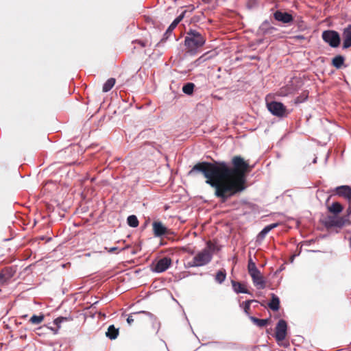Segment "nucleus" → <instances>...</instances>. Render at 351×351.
<instances>
[{
  "instance_id": "obj_11",
  "label": "nucleus",
  "mask_w": 351,
  "mask_h": 351,
  "mask_svg": "<svg viewBox=\"0 0 351 351\" xmlns=\"http://www.w3.org/2000/svg\"><path fill=\"white\" fill-rule=\"evenodd\" d=\"M154 234L156 237H162L168 234L169 230L163 225L161 221H155L152 223Z\"/></svg>"
},
{
  "instance_id": "obj_3",
  "label": "nucleus",
  "mask_w": 351,
  "mask_h": 351,
  "mask_svg": "<svg viewBox=\"0 0 351 351\" xmlns=\"http://www.w3.org/2000/svg\"><path fill=\"white\" fill-rule=\"evenodd\" d=\"M206 42V38L198 32L190 29L184 38V45L188 53L194 55L197 49L202 47Z\"/></svg>"
},
{
  "instance_id": "obj_25",
  "label": "nucleus",
  "mask_w": 351,
  "mask_h": 351,
  "mask_svg": "<svg viewBox=\"0 0 351 351\" xmlns=\"http://www.w3.org/2000/svg\"><path fill=\"white\" fill-rule=\"evenodd\" d=\"M45 316L43 314L40 315H32L29 322L33 325H38L43 322Z\"/></svg>"
},
{
  "instance_id": "obj_26",
  "label": "nucleus",
  "mask_w": 351,
  "mask_h": 351,
  "mask_svg": "<svg viewBox=\"0 0 351 351\" xmlns=\"http://www.w3.org/2000/svg\"><path fill=\"white\" fill-rule=\"evenodd\" d=\"M328 210L332 213L338 214L342 211L343 207L339 202H334L328 208Z\"/></svg>"
},
{
  "instance_id": "obj_29",
  "label": "nucleus",
  "mask_w": 351,
  "mask_h": 351,
  "mask_svg": "<svg viewBox=\"0 0 351 351\" xmlns=\"http://www.w3.org/2000/svg\"><path fill=\"white\" fill-rule=\"evenodd\" d=\"M291 93V88L289 87H282L280 88L276 95L280 97H285Z\"/></svg>"
},
{
  "instance_id": "obj_17",
  "label": "nucleus",
  "mask_w": 351,
  "mask_h": 351,
  "mask_svg": "<svg viewBox=\"0 0 351 351\" xmlns=\"http://www.w3.org/2000/svg\"><path fill=\"white\" fill-rule=\"evenodd\" d=\"M232 288L237 293H250L244 284L234 280L231 281Z\"/></svg>"
},
{
  "instance_id": "obj_6",
  "label": "nucleus",
  "mask_w": 351,
  "mask_h": 351,
  "mask_svg": "<svg viewBox=\"0 0 351 351\" xmlns=\"http://www.w3.org/2000/svg\"><path fill=\"white\" fill-rule=\"evenodd\" d=\"M322 39L332 47H337L341 41L339 33L334 30L323 32Z\"/></svg>"
},
{
  "instance_id": "obj_28",
  "label": "nucleus",
  "mask_w": 351,
  "mask_h": 351,
  "mask_svg": "<svg viewBox=\"0 0 351 351\" xmlns=\"http://www.w3.org/2000/svg\"><path fill=\"white\" fill-rule=\"evenodd\" d=\"M128 223L130 227L136 228L138 226V220L135 215H130L127 219Z\"/></svg>"
},
{
  "instance_id": "obj_35",
  "label": "nucleus",
  "mask_w": 351,
  "mask_h": 351,
  "mask_svg": "<svg viewBox=\"0 0 351 351\" xmlns=\"http://www.w3.org/2000/svg\"><path fill=\"white\" fill-rule=\"evenodd\" d=\"M132 43H138L142 47H145L147 46V42L141 40H134Z\"/></svg>"
},
{
  "instance_id": "obj_32",
  "label": "nucleus",
  "mask_w": 351,
  "mask_h": 351,
  "mask_svg": "<svg viewBox=\"0 0 351 351\" xmlns=\"http://www.w3.org/2000/svg\"><path fill=\"white\" fill-rule=\"evenodd\" d=\"M308 92H306V91L303 92L301 94V95L296 97L295 103L298 104V103H302V102L304 101L308 98Z\"/></svg>"
},
{
  "instance_id": "obj_37",
  "label": "nucleus",
  "mask_w": 351,
  "mask_h": 351,
  "mask_svg": "<svg viewBox=\"0 0 351 351\" xmlns=\"http://www.w3.org/2000/svg\"><path fill=\"white\" fill-rule=\"evenodd\" d=\"M294 39L295 40H304L305 39V37L304 36H302V35H298V36H294Z\"/></svg>"
},
{
  "instance_id": "obj_1",
  "label": "nucleus",
  "mask_w": 351,
  "mask_h": 351,
  "mask_svg": "<svg viewBox=\"0 0 351 351\" xmlns=\"http://www.w3.org/2000/svg\"><path fill=\"white\" fill-rule=\"evenodd\" d=\"M196 171L203 173L206 183L215 189V195L221 202H226L245 189L246 176L251 168L241 156H234L231 159V166L223 161L202 162L194 165L189 174Z\"/></svg>"
},
{
  "instance_id": "obj_20",
  "label": "nucleus",
  "mask_w": 351,
  "mask_h": 351,
  "mask_svg": "<svg viewBox=\"0 0 351 351\" xmlns=\"http://www.w3.org/2000/svg\"><path fill=\"white\" fill-rule=\"evenodd\" d=\"M119 329L115 328L114 325H110L106 332V335L110 339H115L119 335Z\"/></svg>"
},
{
  "instance_id": "obj_31",
  "label": "nucleus",
  "mask_w": 351,
  "mask_h": 351,
  "mask_svg": "<svg viewBox=\"0 0 351 351\" xmlns=\"http://www.w3.org/2000/svg\"><path fill=\"white\" fill-rule=\"evenodd\" d=\"M253 302H256V301L250 300H247L243 303L244 312L247 315H250V304Z\"/></svg>"
},
{
  "instance_id": "obj_7",
  "label": "nucleus",
  "mask_w": 351,
  "mask_h": 351,
  "mask_svg": "<svg viewBox=\"0 0 351 351\" xmlns=\"http://www.w3.org/2000/svg\"><path fill=\"white\" fill-rule=\"evenodd\" d=\"M287 324L284 319L278 321L275 332V337L278 341H282L285 339L287 335Z\"/></svg>"
},
{
  "instance_id": "obj_27",
  "label": "nucleus",
  "mask_w": 351,
  "mask_h": 351,
  "mask_svg": "<svg viewBox=\"0 0 351 351\" xmlns=\"http://www.w3.org/2000/svg\"><path fill=\"white\" fill-rule=\"evenodd\" d=\"M195 84L191 82L186 83L182 87V91L186 95H191L193 93Z\"/></svg>"
},
{
  "instance_id": "obj_19",
  "label": "nucleus",
  "mask_w": 351,
  "mask_h": 351,
  "mask_svg": "<svg viewBox=\"0 0 351 351\" xmlns=\"http://www.w3.org/2000/svg\"><path fill=\"white\" fill-rule=\"evenodd\" d=\"M182 18H183V16L180 15L171 23V24L169 25V27H168V29H167V31L165 34V36H166V38H168L169 36V35L171 34L172 31L176 27V26L178 25V23L182 21Z\"/></svg>"
},
{
  "instance_id": "obj_18",
  "label": "nucleus",
  "mask_w": 351,
  "mask_h": 351,
  "mask_svg": "<svg viewBox=\"0 0 351 351\" xmlns=\"http://www.w3.org/2000/svg\"><path fill=\"white\" fill-rule=\"evenodd\" d=\"M269 307L274 311H277L280 308V300L275 294H271V300L268 304Z\"/></svg>"
},
{
  "instance_id": "obj_36",
  "label": "nucleus",
  "mask_w": 351,
  "mask_h": 351,
  "mask_svg": "<svg viewBox=\"0 0 351 351\" xmlns=\"http://www.w3.org/2000/svg\"><path fill=\"white\" fill-rule=\"evenodd\" d=\"M105 249L110 253H112V252H114L115 251L117 250V247H110V248H107V247H105Z\"/></svg>"
},
{
  "instance_id": "obj_2",
  "label": "nucleus",
  "mask_w": 351,
  "mask_h": 351,
  "mask_svg": "<svg viewBox=\"0 0 351 351\" xmlns=\"http://www.w3.org/2000/svg\"><path fill=\"white\" fill-rule=\"evenodd\" d=\"M216 250H218L217 245L211 241H207L206 247L198 252L193 260L188 263V267H199L208 265L212 261L213 253Z\"/></svg>"
},
{
  "instance_id": "obj_8",
  "label": "nucleus",
  "mask_w": 351,
  "mask_h": 351,
  "mask_svg": "<svg viewBox=\"0 0 351 351\" xmlns=\"http://www.w3.org/2000/svg\"><path fill=\"white\" fill-rule=\"evenodd\" d=\"M346 223L347 220L343 217L330 216L326 219L325 225L327 228H342L346 224Z\"/></svg>"
},
{
  "instance_id": "obj_34",
  "label": "nucleus",
  "mask_w": 351,
  "mask_h": 351,
  "mask_svg": "<svg viewBox=\"0 0 351 351\" xmlns=\"http://www.w3.org/2000/svg\"><path fill=\"white\" fill-rule=\"evenodd\" d=\"M257 0H247L246 6L248 9H252L257 5Z\"/></svg>"
},
{
  "instance_id": "obj_24",
  "label": "nucleus",
  "mask_w": 351,
  "mask_h": 351,
  "mask_svg": "<svg viewBox=\"0 0 351 351\" xmlns=\"http://www.w3.org/2000/svg\"><path fill=\"white\" fill-rule=\"evenodd\" d=\"M226 278V271L224 269L219 270L215 277V281L219 284L223 282Z\"/></svg>"
},
{
  "instance_id": "obj_15",
  "label": "nucleus",
  "mask_w": 351,
  "mask_h": 351,
  "mask_svg": "<svg viewBox=\"0 0 351 351\" xmlns=\"http://www.w3.org/2000/svg\"><path fill=\"white\" fill-rule=\"evenodd\" d=\"M336 193L338 195L343 197L348 200H351V187L343 185L336 188Z\"/></svg>"
},
{
  "instance_id": "obj_14",
  "label": "nucleus",
  "mask_w": 351,
  "mask_h": 351,
  "mask_svg": "<svg viewBox=\"0 0 351 351\" xmlns=\"http://www.w3.org/2000/svg\"><path fill=\"white\" fill-rule=\"evenodd\" d=\"M274 19L284 23H288L293 21V16L291 14L287 12H283L280 10H277L274 14Z\"/></svg>"
},
{
  "instance_id": "obj_23",
  "label": "nucleus",
  "mask_w": 351,
  "mask_h": 351,
  "mask_svg": "<svg viewBox=\"0 0 351 351\" xmlns=\"http://www.w3.org/2000/svg\"><path fill=\"white\" fill-rule=\"evenodd\" d=\"M116 80L113 77L109 78L104 84L102 91L107 93L110 91L114 86Z\"/></svg>"
},
{
  "instance_id": "obj_16",
  "label": "nucleus",
  "mask_w": 351,
  "mask_h": 351,
  "mask_svg": "<svg viewBox=\"0 0 351 351\" xmlns=\"http://www.w3.org/2000/svg\"><path fill=\"white\" fill-rule=\"evenodd\" d=\"M278 226V223H271L267 226H265L258 234L257 236V241H262L267 234L271 231L272 229L276 228Z\"/></svg>"
},
{
  "instance_id": "obj_38",
  "label": "nucleus",
  "mask_w": 351,
  "mask_h": 351,
  "mask_svg": "<svg viewBox=\"0 0 351 351\" xmlns=\"http://www.w3.org/2000/svg\"><path fill=\"white\" fill-rule=\"evenodd\" d=\"M27 317V315H23L21 317H23V318H25V317Z\"/></svg>"
},
{
  "instance_id": "obj_39",
  "label": "nucleus",
  "mask_w": 351,
  "mask_h": 351,
  "mask_svg": "<svg viewBox=\"0 0 351 351\" xmlns=\"http://www.w3.org/2000/svg\"><path fill=\"white\" fill-rule=\"evenodd\" d=\"M128 247H129V246H126V247H123V248L122 249V250H125L126 248H128Z\"/></svg>"
},
{
  "instance_id": "obj_30",
  "label": "nucleus",
  "mask_w": 351,
  "mask_h": 351,
  "mask_svg": "<svg viewBox=\"0 0 351 351\" xmlns=\"http://www.w3.org/2000/svg\"><path fill=\"white\" fill-rule=\"evenodd\" d=\"M247 270H248L249 274H250L252 273H254L256 271L259 270L256 267V265L255 263L253 262L252 258L249 259L248 265H247Z\"/></svg>"
},
{
  "instance_id": "obj_13",
  "label": "nucleus",
  "mask_w": 351,
  "mask_h": 351,
  "mask_svg": "<svg viewBox=\"0 0 351 351\" xmlns=\"http://www.w3.org/2000/svg\"><path fill=\"white\" fill-rule=\"evenodd\" d=\"M343 49H348L351 47V24L344 28L342 33Z\"/></svg>"
},
{
  "instance_id": "obj_10",
  "label": "nucleus",
  "mask_w": 351,
  "mask_h": 351,
  "mask_svg": "<svg viewBox=\"0 0 351 351\" xmlns=\"http://www.w3.org/2000/svg\"><path fill=\"white\" fill-rule=\"evenodd\" d=\"M250 276H251L255 287L260 289H263L265 288V280L259 270L256 271L254 273L250 274Z\"/></svg>"
},
{
  "instance_id": "obj_9",
  "label": "nucleus",
  "mask_w": 351,
  "mask_h": 351,
  "mask_svg": "<svg viewBox=\"0 0 351 351\" xmlns=\"http://www.w3.org/2000/svg\"><path fill=\"white\" fill-rule=\"evenodd\" d=\"M172 261L169 257H164L158 260L154 265L153 271L157 273H162L166 271L171 265Z\"/></svg>"
},
{
  "instance_id": "obj_33",
  "label": "nucleus",
  "mask_w": 351,
  "mask_h": 351,
  "mask_svg": "<svg viewBox=\"0 0 351 351\" xmlns=\"http://www.w3.org/2000/svg\"><path fill=\"white\" fill-rule=\"evenodd\" d=\"M71 319L65 317H58L54 319V324L57 326L58 328H60V324L64 321L71 320Z\"/></svg>"
},
{
  "instance_id": "obj_5",
  "label": "nucleus",
  "mask_w": 351,
  "mask_h": 351,
  "mask_svg": "<svg viewBox=\"0 0 351 351\" xmlns=\"http://www.w3.org/2000/svg\"><path fill=\"white\" fill-rule=\"evenodd\" d=\"M269 111L278 117H287V108L281 102L271 101L267 104Z\"/></svg>"
},
{
  "instance_id": "obj_22",
  "label": "nucleus",
  "mask_w": 351,
  "mask_h": 351,
  "mask_svg": "<svg viewBox=\"0 0 351 351\" xmlns=\"http://www.w3.org/2000/svg\"><path fill=\"white\" fill-rule=\"evenodd\" d=\"M344 61V57L343 56L338 55L332 60V65L337 69H340L343 66Z\"/></svg>"
},
{
  "instance_id": "obj_12",
  "label": "nucleus",
  "mask_w": 351,
  "mask_h": 351,
  "mask_svg": "<svg viewBox=\"0 0 351 351\" xmlns=\"http://www.w3.org/2000/svg\"><path fill=\"white\" fill-rule=\"evenodd\" d=\"M16 272V270L12 267H6L0 272V284L7 282L11 278H12Z\"/></svg>"
},
{
  "instance_id": "obj_4",
  "label": "nucleus",
  "mask_w": 351,
  "mask_h": 351,
  "mask_svg": "<svg viewBox=\"0 0 351 351\" xmlns=\"http://www.w3.org/2000/svg\"><path fill=\"white\" fill-rule=\"evenodd\" d=\"M134 321L144 323L145 325H152L153 331L156 332L158 331L160 328V322L158 321L156 317L149 312L141 311L133 313L127 318V322L130 325Z\"/></svg>"
},
{
  "instance_id": "obj_21",
  "label": "nucleus",
  "mask_w": 351,
  "mask_h": 351,
  "mask_svg": "<svg viewBox=\"0 0 351 351\" xmlns=\"http://www.w3.org/2000/svg\"><path fill=\"white\" fill-rule=\"evenodd\" d=\"M250 320L258 327H264L269 322V319H258L253 316L250 317Z\"/></svg>"
}]
</instances>
